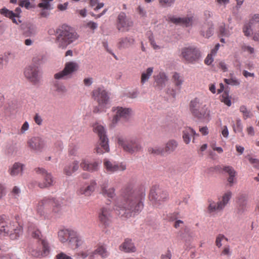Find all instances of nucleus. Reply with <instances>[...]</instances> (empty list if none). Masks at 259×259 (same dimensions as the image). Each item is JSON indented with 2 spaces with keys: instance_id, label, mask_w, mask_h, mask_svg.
I'll use <instances>...</instances> for the list:
<instances>
[{
  "instance_id": "nucleus-50",
  "label": "nucleus",
  "mask_w": 259,
  "mask_h": 259,
  "mask_svg": "<svg viewBox=\"0 0 259 259\" xmlns=\"http://www.w3.org/2000/svg\"><path fill=\"white\" fill-rule=\"evenodd\" d=\"M104 4L103 3H98V0H90V6L92 7H95L94 10L95 11L98 10L101 8H103L104 6Z\"/></svg>"
},
{
  "instance_id": "nucleus-63",
  "label": "nucleus",
  "mask_w": 259,
  "mask_h": 259,
  "mask_svg": "<svg viewBox=\"0 0 259 259\" xmlns=\"http://www.w3.org/2000/svg\"><path fill=\"white\" fill-rule=\"evenodd\" d=\"M78 148L76 146H74L72 148L69 150V154L74 156H78Z\"/></svg>"
},
{
  "instance_id": "nucleus-30",
  "label": "nucleus",
  "mask_w": 259,
  "mask_h": 259,
  "mask_svg": "<svg viewBox=\"0 0 259 259\" xmlns=\"http://www.w3.org/2000/svg\"><path fill=\"white\" fill-rule=\"evenodd\" d=\"M74 235L70 240L69 245L72 248L75 249L82 245L84 241L82 237L76 231L74 232Z\"/></svg>"
},
{
  "instance_id": "nucleus-10",
  "label": "nucleus",
  "mask_w": 259,
  "mask_h": 259,
  "mask_svg": "<svg viewBox=\"0 0 259 259\" xmlns=\"http://www.w3.org/2000/svg\"><path fill=\"white\" fill-rule=\"evenodd\" d=\"M190 109L192 114L198 118L205 117L208 115L205 105H203L198 98H195L191 101Z\"/></svg>"
},
{
  "instance_id": "nucleus-43",
  "label": "nucleus",
  "mask_w": 259,
  "mask_h": 259,
  "mask_svg": "<svg viewBox=\"0 0 259 259\" xmlns=\"http://www.w3.org/2000/svg\"><path fill=\"white\" fill-rule=\"evenodd\" d=\"M233 128L235 133H243V126L240 118H237L236 120L235 124L233 125Z\"/></svg>"
},
{
  "instance_id": "nucleus-48",
  "label": "nucleus",
  "mask_w": 259,
  "mask_h": 259,
  "mask_svg": "<svg viewBox=\"0 0 259 259\" xmlns=\"http://www.w3.org/2000/svg\"><path fill=\"white\" fill-rule=\"evenodd\" d=\"M1 14L8 17L9 18L13 16H16V14L14 13L13 11H10L6 8H4L0 10Z\"/></svg>"
},
{
  "instance_id": "nucleus-1",
  "label": "nucleus",
  "mask_w": 259,
  "mask_h": 259,
  "mask_svg": "<svg viewBox=\"0 0 259 259\" xmlns=\"http://www.w3.org/2000/svg\"><path fill=\"white\" fill-rule=\"evenodd\" d=\"M145 194L135 191L131 185L124 187L121 190L120 196L115 202L114 209L125 210L135 214L143 208Z\"/></svg>"
},
{
  "instance_id": "nucleus-7",
  "label": "nucleus",
  "mask_w": 259,
  "mask_h": 259,
  "mask_svg": "<svg viewBox=\"0 0 259 259\" xmlns=\"http://www.w3.org/2000/svg\"><path fill=\"white\" fill-rule=\"evenodd\" d=\"M243 32L247 36H250L254 32L253 39L259 41V14L253 16L248 22L244 24Z\"/></svg>"
},
{
  "instance_id": "nucleus-5",
  "label": "nucleus",
  "mask_w": 259,
  "mask_h": 259,
  "mask_svg": "<svg viewBox=\"0 0 259 259\" xmlns=\"http://www.w3.org/2000/svg\"><path fill=\"white\" fill-rule=\"evenodd\" d=\"M92 97L98 103V106L93 109V112L97 113L104 112L110 103L108 93L103 87L94 89L92 92Z\"/></svg>"
},
{
  "instance_id": "nucleus-20",
  "label": "nucleus",
  "mask_w": 259,
  "mask_h": 259,
  "mask_svg": "<svg viewBox=\"0 0 259 259\" xmlns=\"http://www.w3.org/2000/svg\"><path fill=\"white\" fill-rule=\"evenodd\" d=\"M103 165L106 171L109 173H112L118 170L123 171L126 169V166L123 164L118 165L115 162H112L107 159H105Z\"/></svg>"
},
{
  "instance_id": "nucleus-3",
  "label": "nucleus",
  "mask_w": 259,
  "mask_h": 259,
  "mask_svg": "<svg viewBox=\"0 0 259 259\" xmlns=\"http://www.w3.org/2000/svg\"><path fill=\"white\" fill-rule=\"evenodd\" d=\"M23 232V227L18 222L10 221L5 215H0V234L11 240H16Z\"/></svg>"
},
{
  "instance_id": "nucleus-4",
  "label": "nucleus",
  "mask_w": 259,
  "mask_h": 259,
  "mask_svg": "<svg viewBox=\"0 0 259 259\" xmlns=\"http://www.w3.org/2000/svg\"><path fill=\"white\" fill-rule=\"evenodd\" d=\"M56 43L60 48L65 49L78 37L77 33L70 26L62 25L57 30Z\"/></svg>"
},
{
  "instance_id": "nucleus-31",
  "label": "nucleus",
  "mask_w": 259,
  "mask_h": 259,
  "mask_svg": "<svg viewBox=\"0 0 259 259\" xmlns=\"http://www.w3.org/2000/svg\"><path fill=\"white\" fill-rule=\"evenodd\" d=\"M135 40L132 37H122L119 39L117 46L119 49H126L134 44Z\"/></svg>"
},
{
  "instance_id": "nucleus-39",
  "label": "nucleus",
  "mask_w": 259,
  "mask_h": 259,
  "mask_svg": "<svg viewBox=\"0 0 259 259\" xmlns=\"http://www.w3.org/2000/svg\"><path fill=\"white\" fill-rule=\"evenodd\" d=\"M93 254H98L103 258L107 257L109 254L106 248L103 245L98 246L97 248L93 252Z\"/></svg>"
},
{
  "instance_id": "nucleus-22",
  "label": "nucleus",
  "mask_w": 259,
  "mask_h": 259,
  "mask_svg": "<svg viewBox=\"0 0 259 259\" xmlns=\"http://www.w3.org/2000/svg\"><path fill=\"white\" fill-rule=\"evenodd\" d=\"M111 211L106 207H103L99 213L100 222L105 227L108 226L111 221Z\"/></svg>"
},
{
  "instance_id": "nucleus-47",
  "label": "nucleus",
  "mask_w": 259,
  "mask_h": 259,
  "mask_svg": "<svg viewBox=\"0 0 259 259\" xmlns=\"http://www.w3.org/2000/svg\"><path fill=\"white\" fill-rule=\"evenodd\" d=\"M224 81L226 84L233 86H238L240 84V81L236 77H232L229 79L225 78Z\"/></svg>"
},
{
  "instance_id": "nucleus-36",
  "label": "nucleus",
  "mask_w": 259,
  "mask_h": 259,
  "mask_svg": "<svg viewBox=\"0 0 259 259\" xmlns=\"http://www.w3.org/2000/svg\"><path fill=\"white\" fill-rule=\"evenodd\" d=\"M201 34L203 36L208 38L211 36L213 32V27L212 24H205L202 26L201 31Z\"/></svg>"
},
{
  "instance_id": "nucleus-29",
  "label": "nucleus",
  "mask_w": 259,
  "mask_h": 259,
  "mask_svg": "<svg viewBox=\"0 0 259 259\" xmlns=\"http://www.w3.org/2000/svg\"><path fill=\"white\" fill-rule=\"evenodd\" d=\"M79 162L77 160H74L65 166L63 172L65 175L70 176L79 169Z\"/></svg>"
},
{
  "instance_id": "nucleus-27",
  "label": "nucleus",
  "mask_w": 259,
  "mask_h": 259,
  "mask_svg": "<svg viewBox=\"0 0 259 259\" xmlns=\"http://www.w3.org/2000/svg\"><path fill=\"white\" fill-rule=\"evenodd\" d=\"M223 171L227 174L229 177L227 181L229 186H232L236 182V171L234 168L231 166H224L223 168Z\"/></svg>"
},
{
  "instance_id": "nucleus-6",
  "label": "nucleus",
  "mask_w": 259,
  "mask_h": 259,
  "mask_svg": "<svg viewBox=\"0 0 259 259\" xmlns=\"http://www.w3.org/2000/svg\"><path fill=\"white\" fill-rule=\"evenodd\" d=\"M94 131L99 138L98 144L95 149L98 154H102L109 151L108 139L106 135L105 128L102 125L96 123L94 126Z\"/></svg>"
},
{
  "instance_id": "nucleus-14",
  "label": "nucleus",
  "mask_w": 259,
  "mask_h": 259,
  "mask_svg": "<svg viewBox=\"0 0 259 259\" xmlns=\"http://www.w3.org/2000/svg\"><path fill=\"white\" fill-rule=\"evenodd\" d=\"M78 64L73 62H69L65 64L64 69L54 75L56 79H66L71 73L78 69Z\"/></svg>"
},
{
  "instance_id": "nucleus-8",
  "label": "nucleus",
  "mask_w": 259,
  "mask_h": 259,
  "mask_svg": "<svg viewBox=\"0 0 259 259\" xmlns=\"http://www.w3.org/2000/svg\"><path fill=\"white\" fill-rule=\"evenodd\" d=\"M181 56L187 63H194L201 57L199 49L194 46L184 47L181 50Z\"/></svg>"
},
{
  "instance_id": "nucleus-46",
  "label": "nucleus",
  "mask_w": 259,
  "mask_h": 259,
  "mask_svg": "<svg viewBox=\"0 0 259 259\" xmlns=\"http://www.w3.org/2000/svg\"><path fill=\"white\" fill-rule=\"evenodd\" d=\"M164 151V149L159 147H150L148 149V152L154 155H160Z\"/></svg>"
},
{
  "instance_id": "nucleus-45",
  "label": "nucleus",
  "mask_w": 259,
  "mask_h": 259,
  "mask_svg": "<svg viewBox=\"0 0 259 259\" xmlns=\"http://www.w3.org/2000/svg\"><path fill=\"white\" fill-rule=\"evenodd\" d=\"M221 100L228 106L231 105V97L227 92H225L222 95Z\"/></svg>"
},
{
  "instance_id": "nucleus-61",
  "label": "nucleus",
  "mask_w": 259,
  "mask_h": 259,
  "mask_svg": "<svg viewBox=\"0 0 259 259\" xmlns=\"http://www.w3.org/2000/svg\"><path fill=\"white\" fill-rule=\"evenodd\" d=\"M137 12L141 17H145L146 16V12L143 8L141 6H139L137 8Z\"/></svg>"
},
{
  "instance_id": "nucleus-25",
  "label": "nucleus",
  "mask_w": 259,
  "mask_h": 259,
  "mask_svg": "<svg viewBox=\"0 0 259 259\" xmlns=\"http://www.w3.org/2000/svg\"><path fill=\"white\" fill-rule=\"evenodd\" d=\"M24 168L25 165L24 164L16 162L9 167L8 172L12 177H16L22 175Z\"/></svg>"
},
{
  "instance_id": "nucleus-62",
  "label": "nucleus",
  "mask_w": 259,
  "mask_h": 259,
  "mask_svg": "<svg viewBox=\"0 0 259 259\" xmlns=\"http://www.w3.org/2000/svg\"><path fill=\"white\" fill-rule=\"evenodd\" d=\"M34 120L35 122L39 125L41 124L42 121L41 116L38 114L37 113L35 114L34 117Z\"/></svg>"
},
{
  "instance_id": "nucleus-16",
  "label": "nucleus",
  "mask_w": 259,
  "mask_h": 259,
  "mask_svg": "<svg viewBox=\"0 0 259 259\" xmlns=\"http://www.w3.org/2000/svg\"><path fill=\"white\" fill-rule=\"evenodd\" d=\"M25 76L33 83H37L39 79V70L36 66H29L24 71Z\"/></svg>"
},
{
  "instance_id": "nucleus-41",
  "label": "nucleus",
  "mask_w": 259,
  "mask_h": 259,
  "mask_svg": "<svg viewBox=\"0 0 259 259\" xmlns=\"http://www.w3.org/2000/svg\"><path fill=\"white\" fill-rule=\"evenodd\" d=\"M55 91L58 93V95L65 94L67 90L66 87L62 83L56 82L54 83Z\"/></svg>"
},
{
  "instance_id": "nucleus-13",
  "label": "nucleus",
  "mask_w": 259,
  "mask_h": 259,
  "mask_svg": "<svg viewBox=\"0 0 259 259\" xmlns=\"http://www.w3.org/2000/svg\"><path fill=\"white\" fill-rule=\"evenodd\" d=\"M133 22L126 16L123 12H121L118 16L117 20V29L121 32H126L133 26Z\"/></svg>"
},
{
  "instance_id": "nucleus-34",
  "label": "nucleus",
  "mask_w": 259,
  "mask_h": 259,
  "mask_svg": "<svg viewBox=\"0 0 259 259\" xmlns=\"http://www.w3.org/2000/svg\"><path fill=\"white\" fill-rule=\"evenodd\" d=\"M178 146V143L177 141L173 139L169 140L165 144L164 152L171 153L177 149Z\"/></svg>"
},
{
  "instance_id": "nucleus-32",
  "label": "nucleus",
  "mask_w": 259,
  "mask_h": 259,
  "mask_svg": "<svg viewBox=\"0 0 259 259\" xmlns=\"http://www.w3.org/2000/svg\"><path fill=\"white\" fill-rule=\"evenodd\" d=\"M195 135L197 136V134L193 129L190 127L185 128L183 131V139L184 142L186 144H189L191 141V137H194Z\"/></svg>"
},
{
  "instance_id": "nucleus-40",
  "label": "nucleus",
  "mask_w": 259,
  "mask_h": 259,
  "mask_svg": "<svg viewBox=\"0 0 259 259\" xmlns=\"http://www.w3.org/2000/svg\"><path fill=\"white\" fill-rule=\"evenodd\" d=\"M155 81L159 86H162L167 80V77L164 72H160L155 77Z\"/></svg>"
},
{
  "instance_id": "nucleus-11",
  "label": "nucleus",
  "mask_w": 259,
  "mask_h": 259,
  "mask_svg": "<svg viewBox=\"0 0 259 259\" xmlns=\"http://www.w3.org/2000/svg\"><path fill=\"white\" fill-rule=\"evenodd\" d=\"M112 111L115 112L112 119L111 121L109 126L111 127H114L120 118L127 119L131 116L132 110L130 108H123L122 107H116L112 108Z\"/></svg>"
},
{
  "instance_id": "nucleus-52",
  "label": "nucleus",
  "mask_w": 259,
  "mask_h": 259,
  "mask_svg": "<svg viewBox=\"0 0 259 259\" xmlns=\"http://www.w3.org/2000/svg\"><path fill=\"white\" fill-rule=\"evenodd\" d=\"M224 239H226V240H227V239L226 238H225L224 235H222V234H219L217 237V238H216V240H215V245L219 248L221 247L222 246V244L221 242Z\"/></svg>"
},
{
  "instance_id": "nucleus-17",
  "label": "nucleus",
  "mask_w": 259,
  "mask_h": 259,
  "mask_svg": "<svg viewBox=\"0 0 259 259\" xmlns=\"http://www.w3.org/2000/svg\"><path fill=\"white\" fill-rule=\"evenodd\" d=\"M168 197L167 192L159 189H156V187L153 188L150 192L149 198L151 200L156 202L164 201Z\"/></svg>"
},
{
  "instance_id": "nucleus-58",
  "label": "nucleus",
  "mask_w": 259,
  "mask_h": 259,
  "mask_svg": "<svg viewBox=\"0 0 259 259\" xmlns=\"http://www.w3.org/2000/svg\"><path fill=\"white\" fill-rule=\"evenodd\" d=\"M56 259H72L70 256L66 255L64 252H60L56 256Z\"/></svg>"
},
{
  "instance_id": "nucleus-51",
  "label": "nucleus",
  "mask_w": 259,
  "mask_h": 259,
  "mask_svg": "<svg viewBox=\"0 0 259 259\" xmlns=\"http://www.w3.org/2000/svg\"><path fill=\"white\" fill-rule=\"evenodd\" d=\"M31 236L35 239H39L41 236V232L37 229L34 228L33 230H29Z\"/></svg>"
},
{
  "instance_id": "nucleus-49",
  "label": "nucleus",
  "mask_w": 259,
  "mask_h": 259,
  "mask_svg": "<svg viewBox=\"0 0 259 259\" xmlns=\"http://www.w3.org/2000/svg\"><path fill=\"white\" fill-rule=\"evenodd\" d=\"M220 34L222 36H229L231 33L225 28V24L223 23L219 27Z\"/></svg>"
},
{
  "instance_id": "nucleus-37",
  "label": "nucleus",
  "mask_w": 259,
  "mask_h": 259,
  "mask_svg": "<svg viewBox=\"0 0 259 259\" xmlns=\"http://www.w3.org/2000/svg\"><path fill=\"white\" fill-rule=\"evenodd\" d=\"M153 72V68L149 67L141 74V82L142 84L148 81Z\"/></svg>"
},
{
  "instance_id": "nucleus-18",
  "label": "nucleus",
  "mask_w": 259,
  "mask_h": 259,
  "mask_svg": "<svg viewBox=\"0 0 259 259\" xmlns=\"http://www.w3.org/2000/svg\"><path fill=\"white\" fill-rule=\"evenodd\" d=\"M28 147L34 151H41L46 146L45 141L38 137H34L27 141Z\"/></svg>"
},
{
  "instance_id": "nucleus-23",
  "label": "nucleus",
  "mask_w": 259,
  "mask_h": 259,
  "mask_svg": "<svg viewBox=\"0 0 259 259\" xmlns=\"http://www.w3.org/2000/svg\"><path fill=\"white\" fill-rule=\"evenodd\" d=\"M167 20L176 24H180L185 26H189L192 25L193 17H176L174 16H169Z\"/></svg>"
},
{
  "instance_id": "nucleus-33",
  "label": "nucleus",
  "mask_w": 259,
  "mask_h": 259,
  "mask_svg": "<svg viewBox=\"0 0 259 259\" xmlns=\"http://www.w3.org/2000/svg\"><path fill=\"white\" fill-rule=\"evenodd\" d=\"M41 245L42 246V251L38 252L33 251L32 255L36 257H40L41 256L46 255L49 252V246L48 242L44 239L41 241Z\"/></svg>"
},
{
  "instance_id": "nucleus-59",
  "label": "nucleus",
  "mask_w": 259,
  "mask_h": 259,
  "mask_svg": "<svg viewBox=\"0 0 259 259\" xmlns=\"http://www.w3.org/2000/svg\"><path fill=\"white\" fill-rule=\"evenodd\" d=\"M248 159L249 162L252 164H254V166L255 167H258V165L259 164V160L256 158H252L251 157L248 156Z\"/></svg>"
},
{
  "instance_id": "nucleus-55",
  "label": "nucleus",
  "mask_w": 259,
  "mask_h": 259,
  "mask_svg": "<svg viewBox=\"0 0 259 259\" xmlns=\"http://www.w3.org/2000/svg\"><path fill=\"white\" fill-rule=\"evenodd\" d=\"M158 1L162 6H170L175 2V0H158Z\"/></svg>"
},
{
  "instance_id": "nucleus-28",
  "label": "nucleus",
  "mask_w": 259,
  "mask_h": 259,
  "mask_svg": "<svg viewBox=\"0 0 259 259\" xmlns=\"http://www.w3.org/2000/svg\"><path fill=\"white\" fill-rule=\"evenodd\" d=\"M101 193L105 197L113 198L115 196V189L109 188L108 182H104L101 185Z\"/></svg>"
},
{
  "instance_id": "nucleus-24",
  "label": "nucleus",
  "mask_w": 259,
  "mask_h": 259,
  "mask_svg": "<svg viewBox=\"0 0 259 259\" xmlns=\"http://www.w3.org/2000/svg\"><path fill=\"white\" fill-rule=\"evenodd\" d=\"M74 232L75 231L71 229H62L60 230L58 233L59 240L62 243L68 242V244H69L70 240L74 235Z\"/></svg>"
},
{
  "instance_id": "nucleus-2",
  "label": "nucleus",
  "mask_w": 259,
  "mask_h": 259,
  "mask_svg": "<svg viewBox=\"0 0 259 259\" xmlns=\"http://www.w3.org/2000/svg\"><path fill=\"white\" fill-rule=\"evenodd\" d=\"M35 210L39 217L45 220H51L61 213L62 206L56 198L47 196L38 200Z\"/></svg>"
},
{
  "instance_id": "nucleus-21",
  "label": "nucleus",
  "mask_w": 259,
  "mask_h": 259,
  "mask_svg": "<svg viewBox=\"0 0 259 259\" xmlns=\"http://www.w3.org/2000/svg\"><path fill=\"white\" fill-rule=\"evenodd\" d=\"M97 183L95 180H91L88 185L80 187L77 191L79 195H84L86 196H91L94 191Z\"/></svg>"
},
{
  "instance_id": "nucleus-19",
  "label": "nucleus",
  "mask_w": 259,
  "mask_h": 259,
  "mask_svg": "<svg viewBox=\"0 0 259 259\" xmlns=\"http://www.w3.org/2000/svg\"><path fill=\"white\" fill-rule=\"evenodd\" d=\"M101 163V160H94L90 162L87 159H82L80 165L83 170L94 172L98 170Z\"/></svg>"
},
{
  "instance_id": "nucleus-56",
  "label": "nucleus",
  "mask_w": 259,
  "mask_h": 259,
  "mask_svg": "<svg viewBox=\"0 0 259 259\" xmlns=\"http://www.w3.org/2000/svg\"><path fill=\"white\" fill-rule=\"evenodd\" d=\"M213 56L214 55L211 53L208 54L204 60V63L205 64L209 65L212 63V62L213 61Z\"/></svg>"
},
{
  "instance_id": "nucleus-54",
  "label": "nucleus",
  "mask_w": 259,
  "mask_h": 259,
  "mask_svg": "<svg viewBox=\"0 0 259 259\" xmlns=\"http://www.w3.org/2000/svg\"><path fill=\"white\" fill-rule=\"evenodd\" d=\"M241 48L244 52H247L250 54L254 53V48L246 45H242Z\"/></svg>"
},
{
  "instance_id": "nucleus-44",
  "label": "nucleus",
  "mask_w": 259,
  "mask_h": 259,
  "mask_svg": "<svg viewBox=\"0 0 259 259\" xmlns=\"http://www.w3.org/2000/svg\"><path fill=\"white\" fill-rule=\"evenodd\" d=\"M36 0L32 1L31 0H23L20 3L21 7H24L26 9H29L30 7H34L38 3H34Z\"/></svg>"
},
{
  "instance_id": "nucleus-12",
  "label": "nucleus",
  "mask_w": 259,
  "mask_h": 259,
  "mask_svg": "<svg viewBox=\"0 0 259 259\" xmlns=\"http://www.w3.org/2000/svg\"><path fill=\"white\" fill-rule=\"evenodd\" d=\"M36 173L41 175L44 178L42 182L38 183V186L41 189L53 186L54 184V180L51 175L48 173L45 169L40 167H37L35 169Z\"/></svg>"
},
{
  "instance_id": "nucleus-26",
  "label": "nucleus",
  "mask_w": 259,
  "mask_h": 259,
  "mask_svg": "<svg viewBox=\"0 0 259 259\" xmlns=\"http://www.w3.org/2000/svg\"><path fill=\"white\" fill-rule=\"evenodd\" d=\"M120 250L126 253L135 252L136 251V247L132 240L126 238L123 242L119 246Z\"/></svg>"
},
{
  "instance_id": "nucleus-15",
  "label": "nucleus",
  "mask_w": 259,
  "mask_h": 259,
  "mask_svg": "<svg viewBox=\"0 0 259 259\" xmlns=\"http://www.w3.org/2000/svg\"><path fill=\"white\" fill-rule=\"evenodd\" d=\"M118 143L124 151L131 153L139 151L141 149V147L138 143L133 141L124 140L122 138H118Z\"/></svg>"
},
{
  "instance_id": "nucleus-35",
  "label": "nucleus",
  "mask_w": 259,
  "mask_h": 259,
  "mask_svg": "<svg viewBox=\"0 0 259 259\" xmlns=\"http://www.w3.org/2000/svg\"><path fill=\"white\" fill-rule=\"evenodd\" d=\"M171 79L175 87L180 90L184 81L183 77L178 73L175 72L172 76Z\"/></svg>"
},
{
  "instance_id": "nucleus-60",
  "label": "nucleus",
  "mask_w": 259,
  "mask_h": 259,
  "mask_svg": "<svg viewBox=\"0 0 259 259\" xmlns=\"http://www.w3.org/2000/svg\"><path fill=\"white\" fill-rule=\"evenodd\" d=\"M29 125L27 121L24 122L21 126L20 129V132L21 134H24L26 131L29 129Z\"/></svg>"
},
{
  "instance_id": "nucleus-53",
  "label": "nucleus",
  "mask_w": 259,
  "mask_h": 259,
  "mask_svg": "<svg viewBox=\"0 0 259 259\" xmlns=\"http://www.w3.org/2000/svg\"><path fill=\"white\" fill-rule=\"evenodd\" d=\"M11 194L14 196V198H16L19 197L21 193L20 189L17 186H14L12 191Z\"/></svg>"
},
{
  "instance_id": "nucleus-38",
  "label": "nucleus",
  "mask_w": 259,
  "mask_h": 259,
  "mask_svg": "<svg viewBox=\"0 0 259 259\" xmlns=\"http://www.w3.org/2000/svg\"><path fill=\"white\" fill-rule=\"evenodd\" d=\"M238 211L243 212L245 210L246 206V198L244 195H241L238 197Z\"/></svg>"
},
{
  "instance_id": "nucleus-42",
  "label": "nucleus",
  "mask_w": 259,
  "mask_h": 259,
  "mask_svg": "<svg viewBox=\"0 0 259 259\" xmlns=\"http://www.w3.org/2000/svg\"><path fill=\"white\" fill-rule=\"evenodd\" d=\"M239 111L242 114L244 119L251 118L253 116L251 112L245 105H241L239 108Z\"/></svg>"
},
{
  "instance_id": "nucleus-64",
  "label": "nucleus",
  "mask_w": 259,
  "mask_h": 259,
  "mask_svg": "<svg viewBox=\"0 0 259 259\" xmlns=\"http://www.w3.org/2000/svg\"><path fill=\"white\" fill-rule=\"evenodd\" d=\"M218 67L221 69L223 72H226L228 70L227 66L226 63L224 61H221L219 62Z\"/></svg>"
},
{
  "instance_id": "nucleus-57",
  "label": "nucleus",
  "mask_w": 259,
  "mask_h": 259,
  "mask_svg": "<svg viewBox=\"0 0 259 259\" xmlns=\"http://www.w3.org/2000/svg\"><path fill=\"white\" fill-rule=\"evenodd\" d=\"M6 195V188L5 186L0 183V200Z\"/></svg>"
},
{
  "instance_id": "nucleus-9",
  "label": "nucleus",
  "mask_w": 259,
  "mask_h": 259,
  "mask_svg": "<svg viewBox=\"0 0 259 259\" xmlns=\"http://www.w3.org/2000/svg\"><path fill=\"white\" fill-rule=\"evenodd\" d=\"M231 196V192L227 191L223 194L222 198L220 199L217 203L211 200H209L208 201V205L207 207L208 212L211 213L222 210L229 203Z\"/></svg>"
}]
</instances>
